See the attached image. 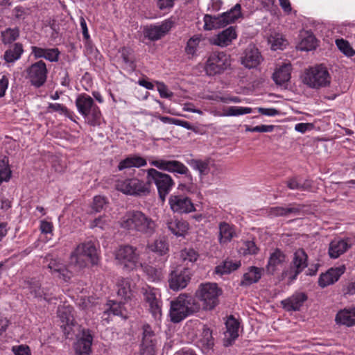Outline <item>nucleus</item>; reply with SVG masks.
<instances>
[{"instance_id": "nucleus-1", "label": "nucleus", "mask_w": 355, "mask_h": 355, "mask_svg": "<svg viewBox=\"0 0 355 355\" xmlns=\"http://www.w3.org/2000/svg\"><path fill=\"white\" fill-rule=\"evenodd\" d=\"M119 223L123 229L136 231L148 236L154 234L157 227L153 218L137 210L126 212Z\"/></svg>"}, {"instance_id": "nucleus-2", "label": "nucleus", "mask_w": 355, "mask_h": 355, "mask_svg": "<svg viewBox=\"0 0 355 355\" xmlns=\"http://www.w3.org/2000/svg\"><path fill=\"white\" fill-rule=\"evenodd\" d=\"M98 261L97 249L92 241L81 243L71 252L69 264L77 268L96 265Z\"/></svg>"}, {"instance_id": "nucleus-3", "label": "nucleus", "mask_w": 355, "mask_h": 355, "mask_svg": "<svg viewBox=\"0 0 355 355\" xmlns=\"http://www.w3.org/2000/svg\"><path fill=\"white\" fill-rule=\"evenodd\" d=\"M200 309L196 300L187 294H180L176 299L171 302L169 315L171 320L179 322L187 316L197 312Z\"/></svg>"}, {"instance_id": "nucleus-4", "label": "nucleus", "mask_w": 355, "mask_h": 355, "mask_svg": "<svg viewBox=\"0 0 355 355\" xmlns=\"http://www.w3.org/2000/svg\"><path fill=\"white\" fill-rule=\"evenodd\" d=\"M78 113L92 126L100 125L103 116L100 108L94 99L87 94H79L75 101Z\"/></svg>"}, {"instance_id": "nucleus-5", "label": "nucleus", "mask_w": 355, "mask_h": 355, "mask_svg": "<svg viewBox=\"0 0 355 355\" xmlns=\"http://www.w3.org/2000/svg\"><path fill=\"white\" fill-rule=\"evenodd\" d=\"M221 294L222 290L216 283L205 282L199 284L195 296L202 303L203 309L212 310L218 304Z\"/></svg>"}, {"instance_id": "nucleus-6", "label": "nucleus", "mask_w": 355, "mask_h": 355, "mask_svg": "<svg viewBox=\"0 0 355 355\" xmlns=\"http://www.w3.org/2000/svg\"><path fill=\"white\" fill-rule=\"evenodd\" d=\"M147 183L149 185L153 182L157 189L159 197L162 202L175 185L172 177L167 174L150 168L146 170Z\"/></svg>"}, {"instance_id": "nucleus-7", "label": "nucleus", "mask_w": 355, "mask_h": 355, "mask_svg": "<svg viewBox=\"0 0 355 355\" xmlns=\"http://www.w3.org/2000/svg\"><path fill=\"white\" fill-rule=\"evenodd\" d=\"M231 64L230 54L224 51H214L207 56L205 71L208 76H215L229 69Z\"/></svg>"}, {"instance_id": "nucleus-8", "label": "nucleus", "mask_w": 355, "mask_h": 355, "mask_svg": "<svg viewBox=\"0 0 355 355\" xmlns=\"http://www.w3.org/2000/svg\"><path fill=\"white\" fill-rule=\"evenodd\" d=\"M115 188L126 195L146 196L150 193L148 183L137 178H121L116 181Z\"/></svg>"}, {"instance_id": "nucleus-9", "label": "nucleus", "mask_w": 355, "mask_h": 355, "mask_svg": "<svg viewBox=\"0 0 355 355\" xmlns=\"http://www.w3.org/2000/svg\"><path fill=\"white\" fill-rule=\"evenodd\" d=\"M115 259L118 263L127 271L141 266L137 250L131 245L120 246L115 252Z\"/></svg>"}, {"instance_id": "nucleus-10", "label": "nucleus", "mask_w": 355, "mask_h": 355, "mask_svg": "<svg viewBox=\"0 0 355 355\" xmlns=\"http://www.w3.org/2000/svg\"><path fill=\"white\" fill-rule=\"evenodd\" d=\"M304 83L309 87L318 89L329 85L331 76L325 67L318 65L306 71Z\"/></svg>"}, {"instance_id": "nucleus-11", "label": "nucleus", "mask_w": 355, "mask_h": 355, "mask_svg": "<svg viewBox=\"0 0 355 355\" xmlns=\"http://www.w3.org/2000/svg\"><path fill=\"white\" fill-rule=\"evenodd\" d=\"M307 257L304 250H297L293 254L290 269L282 272V278L288 277L290 282L294 281L297 275L307 267Z\"/></svg>"}, {"instance_id": "nucleus-12", "label": "nucleus", "mask_w": 355, "mask_h": 355, "mask_svg": "<svg viewBox=\"0 0 355 355\" xmlns=\"http://www.w3.org/2000/svg\"><path fill=\"white\" fill-rule=\"evenodd\" d=\"M150 164L162 171L185 175L191 181L192 180V177L189 173V168L180 161L155 159L150 160Z\"/></svg>"}, {"instance_id": "nucleus-13", "label": "nucleus", "mask_w": 355, "mask_h": 355, "mask_svg": "<svg viewBox=\"0 0 355 355\" xmlns=\"http://www.w3.org/2000/svg\"><path fill=\"white\" fill-rule=\"evenodd\" d=\"M141 292L146 302L149 306V310L153 317L155 320H159L162 317V304L158 291L149 286H146L142 287Z\"/></svg>"}, {"instance_id": "nucleus-14", "label": "nucleus", "mask_w": 355, "mask_h": 355, "mask_svg": "<svg viewBox=\"0 0 355 355\" xmlns=\"http://www.w3.org/2000/svg\"><path fill=\"white\" fill-rule=\"evenodd\" d=\"M170 209L174 213L182 214L196 211L191 200L184 194L173 193L168 198Z\"/></svg>"}, {"instance_id": "nucleus-15", "label": "nucleus", "mask_w": 355, "mask_h": 355, "mask_svg": "<svg viewBox=\"0 0 355 355\" xmlns=\"http://www.w3.org/2000/svg\"><path fill=\"white\" fill-rule=\"evenodd\" d=\"M27 78L31 83L35 87L42 86L47 77V69L46 64L40 60L31 64L27 69Z\"/></svg>"}, {"instance_id": "nucleus-16", "label": "nucleus", "mask_w": 355, "mask_h": 355, "mask_svg": "<svg viewBox=\"0 0 355 355\" xmlns=\"http://www.w3.org/2000/svg\"><path fill=\"white\" fill-rule=\"evenodd\" d=\"M191 276L192 273L187 268L173 270L168 278L170 288L173 291L184 288L189 283Z\"/></svg>"}, {"instance_id": "nucleus-17", "label": "nucleus", "mask_w": 355, "mask_h": 355, "mask_svg": "<svg viewBox=\"0 0 355 355\" xmlns=\"http://www.w3.org/2000/svg\"><path fill=\"white\" fill-rule=\"evenodd\" d=\"M263 60L259 49L254 44H250L243 53L241 64L245 68L254 69L257 67Z\"/></svg>"}, {"instance_id": "nucleus-18", "label": "nucleus", "mask_w": 355, "mask_h": 355, "mask_svg": "<svg viewBox=\"0 0 355 355\" xmlns=\"http://www.w3.org/2000/svg\"><path fill=\"white\" fill-rule=\"evenodd\" d=\"M307 299L308 297L304 293L295 292L289 297L282 300L281 304L287 311H297L300 310Z\"/></svg>"}, {"instance_id": "nucleus-19", "label": "nucleus", "mask_w": 355, "mask_h": 355, "mask_svg": "<svg viewBox=\"0 0 355 355\" xmlns=\"http://www.w3.org/2000/svg\"><path fill=\"white\" fill-rule=\"evenodd\" d=\"M226 331L224 332L223 345L229 347L239 337V322L234 317L230 316L225 322Z\"/></svg>"}, {"instance_id": "nucleus-20", "label": "nucleus", "mask_w": 355, "mask_h": 355, "mask_svg": "<svg viewBox=\"0 0 355 355\" xmlns=\"http://www.w3.org/2000/svg\"><path fill=\"white\" fill-rule=\"evenodd\" d=\"M352 245L349 239H335L329 245L328 253L331 259H337Z\"/></svg>"}, {"instance_id": "nucleus-21", "label": "nucleus", "mask_w": 355, "mask_h": 355, "mask_svg": "<svg viewBox=\"0 0 355 355\" xmlns=\"http://www.w3.org/2000/svg\"><path fill=\"white\" fill-rule=\"evenodd\" d=\"M93 337L89 329H83L81 336L74 345L76 355H89L91 352Z\"/></svg>"}, {"instance_id": "nucleus-22", "label": "nucleus", "mask_w": 355, "mask_h": 355, "mask_svg": "<svg viewBox=\"0 0 355 355\" xmlns=\"http://www.w3.org/2000/svg\"><path fill=\"white\" fill-rule=\"evenodd\" d=\"M172 24L171 21L165 20L161 24L150 26L146 28V37L153 41L158 40L170 31Z\"/></svg>"}, {"instance_id": "nucleus-23", "label": "nucleus", "mask_w": 355, "mask_h": 355, "mask_svg": "<svg viewBox=\"0 0 355 355\" xmlns=\"http://www.w3.org/2000/svg\"><path fill=\"white\" fill-rule=\"evenodd\" d=\"M236 37L237 34L235 28L233 26H230L213 37L211 42L214 45L225 47L230 45Z\"/></svg>"}, {"instance_id": "nucleus-24", "label": "nucleus", "mask_w": 355, "mask_h": 355, "mask_svg": "<svg viewBox=\"0 0 355 355\" xmlns=\"http://www.w3.org/2000/svg\"><path fill=\"white\" fill-rule=\"evenodd\" d=\"M286 261V256L284 253L279 249H275L270 254L268 263L266 267L267 273L274 275L279 269V267Z\"/></svg>"}, {"instance_id": "nucleus-25", "label": "nucleus", "mask_w": 355, "mask_h": 355, "mask_svg": "<svg viewBox=\"0 0 355 355\" xmlns=\"http://www.w3.org/2000/svg\"><path fill=\"white\" fill-rule=\"evenodd\" d=\"M345 266H340L329 269L327 272L320 275L318 284L322 288L333 284L337 282L340 277L345 272Z\"/></svg>"}, {"instance_id": "nucleus-26", "label": "nucleus", "mask_w": 355, "mask_h": 355, "mask_svg": "<svg viewBox=\"0 0 355 355\" xmlns=\"http://www.w3.org/2000/svg\"><path fill=\"white\" fill-rule=\"evenodd\" d=\"M168 230L176 236H184L189 230V224L184 220L170 217L166 220Z\"/></svg>"}, {"instance_id": "nucleus-27", "label": "nucleus", "mask_w": 355, "mask_h": 355, "mask_svg": "<svg viewBox=\"0 0 355 355\" xmlns=\"http://www.w3.org/2000/svg\"><path fill=\"white\" fill-rule=\"evenodd\" d=\"M301 209L300 206L296 205H290L287 207H272L267 210V214L270 218L288 216L290 215L297 216L300 214Z\"/></svg>"}, {"instance_id": "nucleus-28", "label": "nucleus", "mask_w": 355, "mask_h": 355, "mask_svg": "<svg viewBox=\"0 0 355 355\" xmlns=\"http://www.w3.org/2000/svg\"><path fill=\"white\" fill-rule=\"evenodd\" d=\"M147 164L146 160L139 155H131L120 161L118 164L119 171H123L132 167L139 168Z\"/></svg>"}, {"instance_id": "nucleus-29", "label": "nucleus", "mask_w": 355, "mask_h": 355, "mask_svg": "<svg viewBox=\"0 0 355 355\" xmlns=\"http://www.w3.org/2000/svg\"><path fill=\"white\" fill-rule=\"evenodd\" d=\"M336 322L347 327L355 325V307L338 311L336 316Z\"/></svg>"}, {"instance_id": "nucleus-30", "label": "nucleus", "mask_w": 355, "mask_h": 355, "mask_svg": "<svg viewBox=\"0 0 355 355\" xmlns=\"http://www.w3.org/2000/svg\"><path fill=\"white\" fill-rule=\"evenodd\" d=\"M291 69L292 67L290 63H284L277 68L272 76L276 84L282 85L287 83L291 78Z\"/></svg>"}, {"instance_id": "nucleus-31", "label": "nucleus", "mask_w": 355, "mask_h": 355, "mask_svg": "<svg viewBox=\"0 0 355 355\" xmlns=\"http://www.w3.org/2000/svg\"><path fill=\"white\" fill-rule=\"evenodd\" d=\"M219 242L220 244H226L236 236L234 227L226 222H222L218 225Z\"/></svg>"}, {"instance_id": "nucleus-32", "label": "nucleus", "mask_w": 355, "mask_h": 355, "mask_svg": "<svg viewBox=\"0 0 355 355\" xmlns=\"http://www.w3.org/2000/svg\"><path fill=\"white\" fill-rule=\"evenodd\" d=\"M24 53L23 46L20 43H15L8 49L3 54V60L8 64H13L19 60Z\"/></svg>"}, {"instance_id": "nucleus-33", "label": "nucleus", "mask_w": 355, "mask_h": 355, "mask_svg": "<svg viewBox=\"0 0 355 355\" xmlns=\"http://www.w3.org/2000/svg\"><path fill=\"white\" fill-rule=\"evenodd\" d=\"M262 269L251 266L249 268L248 272H245L243 279L241 282V286H250L254 283L257 282L261 277Z\"/></svg>"}, {"instance_id": "nucleus-34", "label": "nucleus", "mask_w": 355, "mask_h": 355, "mask_svg": "<svg viewBox=\"0 0 355 355\" xmlns=\"http://www.w3.org/2000/svg\"><path fill=\"white\" fill-rule=\"evenodd\" d=\"M73 309L70 306H62L58 308V314L60 318L62 326L70 327L75 324V320L72 313ZM65 331L67 327H64Z\"/></svg>"}, {"instance_id": "nucleus-35", "label": "nucleus", "mask_w": 355, "mask_h": 355, "mask_svg": "<svg viewBox=\"0 0 355 355\" xmlns=\"http://www.w3.org/2000/svg\"><path fill=\"white\" fill-rule=\"evenodd\" d=\"M45 260L49 261L48 268L52 272H55L59 273V275L62 276L65 281L70 278V275H69V272L65 266L58 260L53 259L51 255L46 256Z\"/></svg>"}, {"instance_id": "nucleus-36", "label": "nucleus", "mask_w": 355, "mask_h": 355, "mask_svg": "<svg viewBox=\"0 0 355 355\" xmlns=\"http://www.w3.org/2000/svg\"><path fill=\"white\" fill-rule=\"evenodd\" d=\"M205 37L201 34L192 36L187 42L185 47V52L189 56L193 57L197 55V52L201 47L202 42Z\"/></svg>"}, {"instance_id": "nucleus-37", "label": "nucleus", "mask_w": 355, "mask_h": 355, "mask_svg": "<svg viewBox=\"0 0 355 355\" xmlns=\"http://www.w3.org/2000/svg\"><path fill=\"white\" fill-rule=\"evenodd\" d=\"M220 20L224 24V26L229 24L234 23L236 19L242 17L241 6L236 3L230 10L223 12L220 15Z\"/></svg>"}, {"instance_id": "nucleus-38", "label": "nucleus", "mask_w": 355, "mask_h": 355, "mask_svg": "<svg viewBox=\"0 0 355 355\" xmlns=\"http://www.w3.org/2000/svg\"><path fill=\"white\" fill-rule=\"evenodd\" d=\"M187 164L193 169L199 173V175L202 176L207 175L209 171V159H191L187 162Z\"/></svg>"}, {"instance_id": "nucleus-39", "label": "nucleus", "mask_w": 355, "mask_h": 355, "mask_svg": "<svg viewBox=\"0 0 355 355\" xmlns=\"http://www.w3.org/2000/svg\"><path fill=\"white\" fill-rule=\"evenodd\" d=\"M142 347L152 350L155 344V336L150 326L145 324L142 327Z\"/></svg>"}, {"instance_id": "nucleus-40", "label": "nucleus", "mask_w": 355, "mask_h": 355, "mask_svg": "<svg viewBox=\"0 0 355 355\" xmlns=\"http://www.w3.org/2000/svg\"><path fill=\"white\" fill-rule=\"evenodd\" d=\"M316 46L315 36L311 33L306 32L304 35H302V40L297 45V49L302 51H309L314 49Z\"/></svg>"}, {"instance_id": "nucleus-41", "label": "nucleus", "mask_w": 355, "mask_h": 355, "mask_svg": "<svg viewBox=\"0 0 355 355\" xmlns=\"http://www.w3.org/2000/svg\"><path fill=\"white\" fill-rule=\"evenodd\" d=\"M241 266L240 261H233L232 260H225L215 268V272L220 275L229 274Z\"/></svg>"}, {"instance_id": "nucleus-42", "label": "nucleus", "mask_w": 355, "mask_h": 355, "mask_svg": "<svg viewBox=\"0 0 355 355\" xmlns=\"http://www.w3.org/2000/svg\"><path fill=\"white\" fill-rule=\"evenodd\" d=\"M148 249L159 255H164L168 252V244L164 238L155 240L153 243L148 244Z\"/></svg>"}, {"instance_id": "nucleus-43", "label": "nucleus", "mask_w": 355, "mask_h": 355, "mask_svg": "<svg viewBox=\"0 0 355 355\" xmlns=\"http://www.w3.org/2000/svg\"><path fill=\"white\" fill-rule=\"evenodd\" d=\"M259 248L252 240H244L240 242L239 247V254L246 256L257 254Z\"/></svg>"}, {"instance_id": "nucleus-44", "label": "nucleus", "mask_w": 355, "mask_h": 355, "mask_svg": "<svg viewBox=\"0 0 355 355\" xmlns=\"http://www.w3.org/2000/svg\"><path fill=\"white\" fill-rule=\"evenodd\" d=\"M117 295L121 298L125 300L131 296L130 282L128 279L121 278L118 280L117 284Z\"/></svg>"}, {"instance_id": "nucleus-45", "label": "nucleus", "mask_w": 355, "mask_h": 355, "mask_svg": "<svg viewBox=\"0 0 355 355\" xmlns=\"http://www.w3.org/2000/svg\"><path fill=\"white\" fill-rule=\"evenodd\" d=\"M268 42L271 44L272 50L284 49L287 45V40L280 33L272 34L268 38Z\"/></svg>"}, {"instance_id": "nucleus-46", "label": "nucleus", "mask_w": 355, "mask_h": 355, "mask_svg": "<svg viewBox=\"0 0 355 355\" xmlns=\"http://www.w3.org/2000/svg\"><path fill=\"white\" fill-rule=\"evenodd\" d=\"M204 28L207 31L224 27V24L220 20V16H211L205 15L204 17Z\"/></svg>"}, {"instance_id": "nucleus-47", "label": "nucleus", "mask_w": 355, "mask_h": 355, "mask_svg": "<svg viewBox=\"0 0 355 355\" xmlns=\"http://www.w3.org/2000/svg\"><path fill=\"white\" fill-rule=\"evenodd\" d=\"M119 59L121 60L122 63L124 64L126 67L132 70L135 68L134 58L130 49L122 48L119 51Z\"/></svg>"}, {"instance_id": "nucleus-48", "label": "nucleus", "mask_w": 355, "mask_h": 355, "mask_svg": "<svg viewBox=\"0 0 355 355\" xmlns=\"http://www.w3.org/2000/svg\"><path fill=\"white\" fill-rule=\"evenodd\" d=\"M19 36V31L17 28H8L1 31V41L4 44H11L12 42L15 41Z\"/></svg>"}, {"instance_id": "nucleus-49", "label": "nucleus", "mask_w": 355, "mask_h": 355, "mask_svg": "<svg viewBox=\"0 0 355 355\" xmlns=\"http://www.w3.org/2000/svg\"><path fill=\"white\" fill-rule=\"evenodd\" d=\"M12 176V171L8 164V160L4 157L0 160V185L3 182H8Z\"/></svg>"}, {"instance_id": "nucleus-50", "label": "nucleus", "mask_w": 355, "mask_h": 355, "mask_svg": "<svg viewBox=\"0 0 355 355\" xmlns=\"http://www.w3.org/2000/svg\"><path fill=\"white\" fill-rule=\"evenodd\" d=\"M335 43L338 49L347 57H352L355 55V50L349 42L343 38L337 39Z\"/></svg>"}, {"instance_id": "nucleus-51", "label": "nucleus", "mask_w": 355, "mask_h": 355, "mask_svg": "<svg viewBox=\"0 0 355 355\" xmlns=\"http://www.w3.org/2000/svg\"><path fill=\"white\" fill-rule=\"evenodd\" d=\"M252 112V109L247 107H238V106H230L227 107L225 112L221 116H240L246 114H250Z\"/></svg>"}, {"instance_id": "nucleus-52", "label": "nucleus", "mask_w": 355, "mask_h": 355, "mask_svg": "<svg viewBox=\"0 0 355 355\" xmlns=\"http://www.w3.org/2000/svg\"><path fill=\"white\" fill-rule=\"evenodd\" d=\"M110 223V218L105 215H103L91 220L89 227L91 229L98 227L101 230H105L109 227Z\"/></svg>"}, {"instance_id": "nucleus-53", "label": "nucleus", "mask_w": 355, "mask_h": 355, "mask_svg": "<svg viewBox=\"0 0 355 355\" xmlns=\"http://www.w3.org/2000/svg\"><path fill=\"white\" fill-rule=\"evenodd\" d=\"M180 259L184 262L193 263L198 259V252L192 248H185L180 251Z\"/></svg>"}, {"instance_id": "nucleus-54", "label": "nucleus", "mask_w": 355, "mask_h": 355, "mask_svg": "<svg viewBox=\"0 0 355 355\" xmlns=\"http://www.w3.org/2000/svg\"><path fill=\"white\" fill-rule=\"evenodd\" d=\"M201 336V342L207 348L210 349L214 346V338L212 336V332L209 328L204 327L202 329Z\"/></svg>"}, {"instance_id": "nucleus-55", "label": "nucleus", "mask_w": 355, "mask_h": 355, "mask_svg": "<svg viewBox=\"0 0 355 355\" xmlns=\"http://www.w3.org/2000/svg\"><path fill=\"white\" fill-rule=\"evenodd\" d=\"M287 187L292 190L304 191L309 189V185L307 183H302L296 178H292L286 182Z\"/></svg>"}, {"instance_id": "nucleus-56", "label": "nucleus", "mask_w": 355, "mask_h": 355, "mask_svg": "<svg viewBox=\"0 0 355 355\" xmlns=\"http://www.w3.org/2000/svg\"><path fill=\"white\" fill-rule=\"evenodd\" d=\"M30 293L35 297H43L45 300H49L50 297L49 294L44 291V288H41L38 284H34L30 286Z\"/></svg>"}, {"instance_id": "nucleus-57", "label": "nucleus", "mask_w": 355, "mask_h": 355, "mask_svg": "<svg viewBox=\"0 0 355 355\" xmlns=\"http://www.w3.org/2000/svg\"><path fill=\"white\" fill-rule=\"evenodd\" d=\"M107 201L105 197L101 196H96L93 199L92 205V209L95 212L101 211L106 205Z\"/></svg>"}, {"instance_id": "nucleus-58", "label": "nucleus", "mask_w": 355, "mask_h": 355, "mask_svg": "<svg viewBox=\"0 0 355 355\" xmlns=\"http://www.w3.org/2000/svg\"><path fill=\"white\" fill-rule=\"evenodd\" d=\"M48 110L49 112H55L60 114H68L69 110L66 106L60 103H49L48 105Z\"/></svg>"}, {"instance_id": "nucleus-59", "label": "nucleus", "mask_w": 355, "mask_h": 355, "mask_svg": "<svg viewBox=\"0 0 355 355\" xmlns=\"http://www.w3.org/2000/svg\"><path fill=\"white\" fill-rule=\"evenodd\" d=\"M12 352L14 355H32L30 347L25 345L13 346Z\"/></svg>"}, {"instance_id": "nucleus-60", "label": "nucleus", "mask_w": 355, "mask_h": 355, "mask_svg": "<svg viewBox=\"0 0 355 355\" xmlns=\"http://www.w3.org/2000/svg\"><path fill=\"white\" fill-rule=\"evenodd\" d=\"M59 53L58 49H46L43 58L50 62H56L58 60Z\"/></svg>"}, {"instance_id": "nucleus-61", "label": "nucleus", "mask_w": 355, "mask_h": 355, "mask_svg": "<svg viewBox=\"0 0 355 355\" xmlns=\"http://www.w3.org/2000/svg\"><path fill=\"white\" fill-rule=\"evenodd\" d=\"M157 91L162 98H168L173 96V94L168 90L166 85L162 82H157Z\"/></svg>"}, {"instance_id": "nucleus-62", "label": "nucleus", "mask_w": 355, "mask_h": 355, "mask_svg": "<svg viewBox=\"0 0 355 355\" xmlns=\"http://www.w3.org/2000/svg\"><path fill=\"white\" fill-rule=\"evenodd\" d=\"M109 305L110 308L107 310L110 311L111 315L123 316V309L121 302L117 303L113 302L111 304Z\"/></svg>"}, {"instance_id": "nucleus-63", "label": "nucleus", "mask_w": 355, "mask_h": 355, "mask_svg": "<svg viewBox=\"0 0 355 355\" xmlns=\"http://www.w3.org/2000/svg\"><path fill=\"white\" fill-rule=\"evenodd\" d=\"M145 272L148 275L149 279L152 282H155L160 277V272L153 267H146Z\"/></svg>"}, {"instance_id": "nucleus-64", "label": "nucleus", "mask_w": 355, "mask_h": 355, "mask_svg": "<svg viewBox=\"0 0 355 355\" xmlns=\"http://www.w3.org/2000/svg\"><path fill=\"white\" fill-rule=\"evenodd\" d=\"M257 110L261 114L268 116H275L279 114V111L275 108L258 107Z\"/></svg>"}]
</instances>
